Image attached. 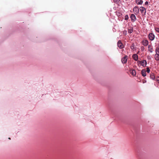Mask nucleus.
<instances>
[{"label":"nucleus","instance_id":"1","mask_svg":"<svg viewBox=\"0 0 159 159\" xmlns=\"http://www.w3.org/2000/svg\"><path fill=\"white\" fill-rule=\"evenodd\" d=\"M140 11L143 15H145L146 13V9L143 7H141L139 8Z\"/></svg>","mask_w":159,"mask_h":159},{"label":"nucleus","instance_id":"2","mask_svg":"<svg viewBox=\"0 0 159 159\" xmlns=\"http://www.w3.org/2000/svg\"><path fill=\"white\" fill-rule=\"evenodd\" d=\"M133 11L135 14H137L139 13V10L138 7L135 6L133 8Z\"/></svg>","mask_w":159,"mask_h":159},{"label":"nucleus","instance_id":"3","mask_svg":"<svg viewBox=\"0 0 159 159\" xmlns=\"http://www.w3.org/2000/svg\"><path fill=\"white\" fill-rule=\"evenodd\" d=\"M139 63L143 67H145L147 65V61L145 60H143L139 61Z\"/></svg>","mask_w":159,"mask_h":159},{"label":"nucleus","instance_id":"4","mask_svg":"<svg viewBox=\"0 0 159 159\" xmlns=\"http://www.w3.org/2000/svg\"><path fill=\"white\" fill-rule=\"evenodd\" d=\"M149 39L150 40H153L155 38V35L152 33H150L148 35Z\"/></svg>","mask_w":159,"mask_h":159},{"label":"nucleus","instance_id":"5","mask_svg":"<svg viewBox=\"0 0 159 159\" xmlns=\"http://www.w3.org/2000/svg\"><path fill=\"white\" fill-rule=\"evenodd\" d=\"M130 18L131 19V20L133 22H134L136 20L135 15L133 14H131L130 16Z\"/></svg>","mask_w":159,"mask_h":159},{"label":"nucleus","instance_id":"6","mask_svg":"<svg viewBox=\"0 0 159 159\" xmlns=\"http://www.w3.org/2000/svg\"><path fill=\"white\" fill-rule=\"evenodd\" d=\"M128 57L127 56H125V57L121 59V61L123 63H126Z\"/></svg>","mask_w":159,"mask_h":159},{"label":"nucleus","instance_id":"7","mask_svg":"<svg viewBox=\"0 0 159 159\" xmlns=\"http://www.w3.org/2000/svg\"><path fill=\"white\" fill-rule=\"evenodd\" d=\"M118 46L120 48H123V45L120 40H119L117 43Z\"/></svg>","mask_w":159,"mask_h":159},{"label":"nucleus","instance_id":"8","mask_svg":"<svg viewBox=\"0 0 159 159\" xmlns=\"http://www.w3.org/2000/svg\"><path fill=\"white\" fill-rule=\"evenodd\" d=\"M142 44L144 46H147L148 44V42L147 40H144L142 42Z\"/></svg>","mask_w":159,"mask_h":159},{"label":"nucleus","instance_id":"9","mask_svg":"<svg viewBox=\"0 0 159 159\" xmlns=\"http://www.w3.org/2000/svg\"><path fill=\"white\" fill-rule=\"evenodd\" d=\"M148 51L151 53H152L153 52V48L152 45H149L148 47Z\"/></svg>","mask_w":159,"mask_h":159},{"label":"nucleus","instance_id":"10","mask_svg":"<svg viewBox=\"0 0 159 159\" xmlns=\"http://www.w3.org/2000/svg\"><path fill=\"white\" fill-rule=\"evenodd\" d=\"M130 72L133 76H135L136 75V72L135 70H130Z\"/></svg>","mask_w":159,"mask_h":159},{"label":"nucleus","instance_id":"11","mask_svg":"<svg viewBox=\"0 0 159 159\" xmlns=\"http://www.w3.org/2000/svg\"><path fill=\"white\" fill-rule=\"evenodd\" d=\"M132 57L134 59L135 61H137L138 59V56L136 54H134L133 55Z\"/></svg>","mask_w":159,"mask_h":159},{"label":"nucleus","instance_id":"12","mask_svg":"<svg viewBox=\"0 0 159 159\" xmlns=\"http://www.w3.org/2000/svg\"><path fill=\"white\" fill-rule=\"evenodd\" d=\"M135 2L138 5H141L143 3L142 0H136Z\"/></svg>","mask_w":159,"mask_h":159},{"label":"nucleus","instance_id":"13","mask_svg":"<svg viewBox=\"0 0 159 159\" xmlns=\"http://www.w3.org/2000/svg\"><path fill=\"white\" fill-rule=\"evenodd\" d=\"M141 74L143 76H145L146 75V71L145 70L143 69L141 70Z\"/></svg>","mask_w":159,"mask_h":159},{"label":"nucleus","instance_id":"14","mask_svg":"<svg viewBox=\"0 0 159 159\" xmlns=\"http://www.w3.org/2000/svg\"><path fill=\"white\" fill-rule=\"evenodd\" d=\"M154 57L156 61L159 60V55L155 54L154 56Z\"/></svg>","mask_w":159,"mask_h":159},{"label":"nucleus","instance_id":"15","mask_svg":"<svg viewBox=\"0 0 159 159\" xmlns=\"http://www.w3.org/2000/svg\"><path fill=\"white\" fill-rule=\"evenodd\" d=\"M150 77L151 79L153 80H155V76L153 74H151L150 75Z\"/></svg>","mask_w":159,"mask_h":159},{"label":"nucleus","instance_id":"16","mask_svg":"<svg viewBox=\"0 0 159 159\" xmlns=\"http://www.w3.org/2000/svg\"><path fill=\"white\" fill-rule=\"evenodd\" d=\"M133 31V29L132 28H130L129 29H128V32L129 33H131Z\"/></svg>","mask_w":159,"mask_h":159},{"label":"nucleus","instance_id":"17","mask_svg":"<svg viewBox=\"0 0 159 159\" xmlns=\"http://www.w3.org/2000/svg\"><path fill=\"white\" fill-rule=\"evenodd\" d=\"M155 80L159 84V77H156L155 78Z\"/></svg>","mask_w":159,"mask_h":159},{"label":"nucleus","instance_id":"18","mask_svg":"<svg viewBox=\"0 0 159 159\" xmlns=\"http://www.w3.org/2000/svg\"><path fill=\"white\" fill-rule=\"evenodd\" d=\"M156 54L159 55V50L156 49Z\"/></svg>","mask_w":159,"mask_h":159},{"label":"nucleus","instance_id":"19","mask_svg":"<svg viewBox=\"0 0 159 159\" xmlns=\"http://www.w3.org/2000/svg\"><path fill=\"white\" fill-rule=\"evenodd\" d=\"M129 18V17L128 15H126L125 16V20H127Z\"/></svg>","mask_w":159,"mask_h":159},{"label":"nucleus","instance_id":"20","mask_svg":"<svg viewBox=\"0 0 159 159\" xmlns=\"http://www.w3.org/2000/svg\"><path fill=\"white\" fill-rule=\"evenodd\" d=\"M150 71V70L148 67L147 68L146 71L148 73H149Z\"/></svg>","mask_w":159,"mask_h":159},{"label":"nucleus","instance_id":"21","mask_svg":"<svg viewBox=\"0 0 159 159\" xmlns=\"http://www.w3.org/2000/svg\"><path fill=\"white\" fill-rule=\"evenodd\" d=\"M130 48L131 49H133L134 48V44H132V45L131 46Z\"/></svg>","mask_w":159,"mask_h":159},{"label":"nucleus","instance_id":"22","mask_svg":"<svg viewBox=\"0 0 159 159\" xmlns=\"http://www.w3.org/2000/svg\"><path fill=\"white\" fill-rule=\"evenodd\" d=\"M155 30L156 31L159 32V28H155Z\"/></svg>","mask_w":159,"mask_h":159},{"label":"nucleus","instance_id":"23","mask_svg":"<svg viewBox=\"0 0 159 159\" xmlns=\"http://www.w3.org/2000/svg\"><path fill=\"white\" fill-rule=\"evenodd\" d=\"M148 1H146L145 2V5H147L148 4Z\"/></svg>","mask_w":159,"mask_h":159},{"label":"nucleus","instance_id":"24","mask_svg":"<svg viewBox=\"0 0 159 159\" xmlns=\"http://www.w3.org/2000/svg\"><path fill=\"white\" fill-rule=\"evenodd\" d=\"M147 58L148 59H150L151 58L149 56H148Z\"/></svg>","mask_w":159,"mask_h":159},{"label":"nucleus","instance_id":"25","mask_svg":"<svg viewBox=\"0 0 159 159\" xmlns=\"http://www.w3.org/2000/svg\"><path fill=\"white\" fill-rule=\"evenodd\" d=\"M114 2H117V0H114Z\"/></svg>","mask_w":159,"mask_h":159},{"label":"nucleus","instance_id":"26","mask_svg":"<svg viewBox=\"0 0 159 159\" xmlns=\"http://www.w3.org/2000/svg\"><path fill=\"white\" fill-rule=\"evenodd\" d=\"M8 139H11L10 138H9Z\"/></svg>","mask_w":159,"mask_h":159}]
</instances>
